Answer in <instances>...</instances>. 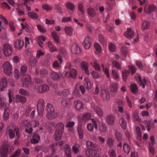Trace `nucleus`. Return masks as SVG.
<instances>
[{
    "instance_id": "obj_1",
    "label": "nucleus",
    "mask_w": 157,
    "mask_h": 157,
    "mask_svg": "<svg viewBox=\"0 0 157 157\" xmlns=\"http://www.w3.org/2000/svg\"><path fill=\"white\" fill-rule=\"evenodd\" d=\"M44 101L43 99H39L38 101L37 108L38 113L40 117H42L43 115L44 108Z\"/></svg>"
},
{
    "instance_id": "obj_2",
    "label": "nucleus",
    "mask_w": 157,
    "mask_h": 157,
    "mask_svg": "<svg viewBox=\"0 0 157 157\" xmlns=\"http://www.w3.org/2000/svg\"><path fill=\"white\" fill-rule=\"evenodd\" d=\"M8 147L6 142H4L0 148L1 157H7L8 152Z\"/></svg>"
},
{
    "instance_id": "obj_3",
    "label": "nucleus",
    "mask_w": 157,
    "mask_h": 157,
    "mask_svg": "<svg viewBox=\"0 0 157 157\" xmlns=\"http://www.w3.org/2000/svg\"><path fill=\"white\" fill-rule=\"evenodd\" d=\"M3 49L4 53L6 56H9L11 55L12 49L10 45L5 43L3 45Z\"/></svg>"
},
{
    "instance_id": "obj_4",
    "label": "nucleus",
    "mask_w": 157,
    "mask_h": 157,
    "mask_svg": "<svg viewBox=\"0 0 157 157\" xmlns=\"http://www.w3.org/2000/svg\"><path fill=\"white\" fill-rule=\"evenodd\" d=\"M3 67L5 73L10 75L11 73V66L8 62H6L3 65Z\"/></svg>"
},
{
    "instance_id": "obj_5",
    "label": "nucleus",
    "mask_w": 157,
    "mask_h": 157,
    "mask_svg": "<svg viewBox=\"0 0 157 157\" xmlns=\"http://www.w3.org/2000/svg\"><path fill=\"white\" fill-rule=\"evenodd\" d=\"M22 85L25 87H28L31 83V78L28 75L24 76L22 78Z\"/></svg>"
},
{
    "instance_id": "obj_6",
    "label": "nucleus",
    "mask_w": 157,
    "mask_h": 157,
    "mask_svg": "<svg viewBox=\"0 0 157 157\" xmlns=\"http://www.w3.org/2000/svg\"><path fill=\"white\" fill-rule=\"evenodd\" d=\"M87 148L90 149H97L98 151H101V149L98 145L94 144L91 141L88 140L86 142Z\"/></svg>"
},
{
    "instance_id": "obj_7",
    "label": "nucleus",
    "mask_w": 157,
    "mask_h": 157,
    "mask_svg": "<svg viewBox=\"0 0 157 157\" xmlns=\"http://www.w3.org/2000/svg\"><path fill=\"white\" fill-rule=\"evenodd\" d=\"M80 65L81 68L84 71L85 73L88 75H90L88 63L85 61H82Z\"/></svg>"
},
{
    "instance_id": "obj_8",
    "label": "nucleus",
    "mask_w": 157,
    "mask_h": 157,
    "mask_svg": "<svg viewBox=\"0 0 157 157\" xmlns=\"http://www.w3.org/2000/svg\"><path fill=\"white\" fill-rule=\"evenodd\" d=\"M77 75V72L76 70L73 69L69 73L68 72L65 73V76L67 78L71 77L73 79H75Z\"/></svg>"
},
{
    "instance_id": "obj_9",
    "label": "nucleus",
    "mask_w": 157,
    "mask_h": 157,
    "mask_svg": "<svg viewBox=\"0 0 157 157\" xmlns=\"http://www.w3.org/2000/svg\"><path fill=\"white\" fill-rule=\"evenodd\" d=\"M71 51L72 53L75 54H79L81 52L80 48L77 44H72L71 47Z\"/></svg>"
},
{
    "instance_id": "obj_10",
    "label": "nucleus",
    "mask_w": 157,
    "mask_h": 157,
    "mask_svg": "<svg viewBox=\"0 0 157 157\" xmlns=\"http://www.w3.org/2000/svg\"><path fill=\"white\" fill-rule=\"evenodd\" d=\"M124 35L126 37L131 39L134 36V32L131 28H128L127 31L124 33Z\"/></svg>"
},
{
    "instance_id": "obj_11",
    "label": "nucleus",
    "mask_w": 157,
    "mask_h": 157,
    "mask_svg": "<svg viewBox=\"0 0 157 157\" xmlns=\"http://www.w3.org/2000/svg\"><path fill=\"white\" fill-rule=\"evenodd\" d=\"M82 44L85 48L88 49L91 46V39L89 36H86L85 39Z\"/></svg>"
},
{
    "instance_id": "obj_12",
    "label": "nucleus",
    "mask_w": 157,
    "mask_h": 157,
    "mask_svg": "<svg viewBox=\"0 0 157 157\" xmlns=\"http://www.w3.org/2000/svg\"><path fill=\"white\" fill-rule=\"evenodd\" d=\"M7 84V81L6 78L5 77H3L1 80L0 82V90L1 91L3 90L6 86Z\"/></svg>"
},
{
    "instance_id": "obj_13",
    "label": "nucleus",
    "mask_w": 157,
    "mask_h": 157,
    "mask_svg": "<svg viewBox=\"0 0 157 157\" xmlns=\"http://www.w3.org/2000/svg\"><path fill=\"white\" fill-rule=\"evenodd\" d=\"M97 149H87L86 151V154L88 157L94 156L97 154Z\"/></svg>"
},
{
    "instance_id": "obj_14",
    "label": "nucleus",
    "mask_w": 157,
    "mask_h": 157,
    "mask_svg": "<svg viewBox=\"0 0 157 157\" xmlns=\"http://www.w3.org/2000/svg\"><path fill=\"white\" fill-rule=\"evenodd\" d=\"M101 95L103 99L105 101L108 100L109 98V95L108 91L105 89L101 90Z\"/></svg>"
},
{
    "instance_id": "obj_15",
    "label": "nucleus",
    "mask_w": 157,
    "mask_h": 157,
    "mask_svg": "<svg viewBox=\"0 0 157 157\" xmlns=\"http://www.w3.org/2000/svg\"><path fill=\"white\" fill-rule=\"evenodd\" d=\"M49 87L46 84H43L40 86L38 88V90L39 93H43L45 91L49 90Z\"/></svg>"
},
{
    "instance_id": "obj_16",
    "label": "nucleus",
    "mask_w": 157,
    "mask_h": 157,
    "mask_svg": "<svg viewBox=\"0 0 157 157\" xmlns=\"http://www.w3.org/2000/svg\"><path fill=\"white\" fill-rule=\"evenodd\" d=\"M46 116L48 119L51 120L56 118L57 117V115L55 113V111H53L47 112Z\"/></svg>"
},
{
    "instance_id": "obj_17",
    "label": "nucleus",
    "mask_w": 157,
    "mask_h": 157,
    "mask_svg": "<svg viewBox=\"0 0 157 157\" xmlns=\"http://www.w3.org/2000/svg\"><path fill=\"white\" fill-rule=\"evenodd\" d=\"M46 39V38L44 36H38L37 41L40 46L43 47L44 46V44L41 40H42L43 41H44Z\"/></svg>"
},
{
    "instance_id": "obj_18",
    "label": "nucleus",
    "mask_w": 157,
    "mask_h": 157,
    "mask_svg": "<svg viewBox=\"0 0 157 157\" xmlns=\"http://www.w3.org/2000/svg\"><path fill=\"white\" fill-rule=\"evenodd\" d=\"M23 41L20 39L16 40L14 44L15 47L19 49L21 48L23 46Z\"/></svg>"
},
{
    "instance_id": "obj_19",
    "label": "nucleus",
    "mask_w": 157,
    "mask_h": 157,
    "mask_svg": "<svg viewBox=\"0 0 157 157\" xmlns=\"http://www.w3.org/2000/svg\"><path fill=\"white\" fill-rule=\"evenodd\" d=\"M63 132L56 131L54 135V138L56 141H59L61 140Z\"/></svg>"
},
{
    "instance_id": "obj_20",
    "label": "nucleus",
    "mask_w": 157,
    "mask_h": 157,
    "mask_svg": "<svg viewBox=\"0 0 157 157\" xmlns=\"http://www.w3.org/2000/svg\"><path fill=\"white\" fill-rule=\"evenodd\" d=\"M76 108L78 111L80 110L83 108V104L82 102L80 101H76L74 102Z\"/></svg>"
},
{
    "instance_id": "obj_21",
    "label": "nucleus",
    "mask_w": 157,
    "mask_h": 157,
    "mask_svg": "<svg viewBox=\"0 0 157 157\" xmlns=\"http://www.w3.org/2000/svg\"><path fill=\"white\" fill-rule=\"evenodd\" d=\"M40 138V136L38 134H35L33 136V138L30 141L32 144H36L38 143Z\"/></svg>"
},
{
    "instance_id": "obj_22",
    "label": "nucleus",
    "mask_w": 157,
    "mask_h": 157,
    "mask_svg": "<svg viewBox=\"0 0 157 157\" xmlns=\"http://www.w3.org/2000/svg\"><path fill=\"white\" fill-rule=\"evenodd\" d=\"M16 102H21L22 104L25 103L26 101V98L21 95H18L16 97Z\"/></svg>"
},
{
    "instance_id": "obj_23",
    "label": "nucleus",
    "mask_w": 157,
    "mask_h": 157,
    "mask_svg": "<svg viewBox=\"0 0 157 157\" xmlns=\"http://www.w3.org/2000/svg\"><path fill=\"white\" fill-rule=\"evenodd\" d=\"M106 120L108 123L110 125H113L115 121L114 116L112 115H109L107 116Z\"/></svg>"
},
{
    "instance_id": "obj_24",
    "label": "nucleus",
    "mask_w": 157,
    "mask_h": 157,
    "mask_svg": "<svg viewBox=\"0 0 157 157\" xmlns=\"http://www.w3.org/2000/svg\"><path fill=\"white\" fill-rule=\"evenodd\" d=\"M88 14L91 17L95 16L96 13L95 10L93 8L90 7L87 9Z\"/></svg>"
},
{
    "instance_id": "obj_25",
    "label": "nucleus",
    "mask_w": 157,
    "mask_h": 157,
    "mask_svg": "<svg viewBox=\"0 0 157 157\" xmlns=\"http://www.w3.org/2000/svg\"><path fill=\"white\" fill-rule=\"evenodd\" d=\"M77 131L80 138L82 139L83 138V134L82 130V126L81 124L78 125L77 128Z\"/></svg>"
},
{
    "instance_id": "obj_26",
    "label": "nucleus",
    "mask_w": 157,
    "mask_h": 157,
    "mask_svg": "<svg viewBox=\"0 0 157 157\" xmlns=\"http://www.w3.org/2000/svg\"><path fill=\"white\" fill-rule=\"evenodd\" d=\"M118 86L116 83H113L110 86V89L111 92H117Z\"/></svg>"
},
{
    "instance_id": "obj_27",
    "label": "nucleus",
    "mask_w": 157,
    "mask_h": 157,
    "mask_svg": "<svg viewBox=\"0 0 157 157\" xmlns=\"http://www.w3.org/2000/svg\"><path fill=\"white\" fill-rule=\"evenodd\" d=\"M129 73V71L126 70H124L122 71V78L124 82H126V81Z\"/></svg>"
},
{
    "instance_id": "obj_28",
    "label": "nucleus",
    "mask_w": 157,
    "mask_h": 157,
    "mask_svg": "<svg viewBox=\"0 0 157 157\" xmlns=\"http://www.w3.org/2000/svg\"><path fill=\"white\" fill-rule=\"evenodd\" d=\"M85 81L86 83V89L89 90L92 87V84L90 80L88 78H86L85 79Z\"/></svg>"
},
{
    "instance_id": "obj_29",
    "label": "nucleus",
    "mask_w": 157,
    "mask_h": 157,
    "mask_svg": "<svg viewBox=\"0 0 157 157\" xmlns=\"http://www.w3.org/2000/svg\"><path fill=\"white\" fill-rule=\"evenodd\" d=\"M150 26V22L147 21H144L142 26V29L144 30L149 29Z\"/></svg>"
},
{
    "instance_id": "obj_30",
    "label": "nucleus",
    "mask_w": 157,
    "mask_h": 157,
    "mask_svg": "<svg viewBox=\"0 0 157 157\" xmlns=\"http://www.w3.org/2000/svg\"><path fill=\"white\" fill-rule=\"evenodd\" d=\"M45 109L47 112L55 111V109L52 105L50 103H48L47 104Z\"/></svg>"
},
{
    "instance_id": "obj_31",
    "label": "nucleus",
    "mask_w": 157,
    "mask_h": 157,
    "mask_svg": "<svg viewBox=\"0 0 157 157\" xmlns=\"http://www.w3.org/2000/svg\"><path fill=\"white\" fill-rule=\"evenodd\" d=\"M66 33L68 35L71 36L72 34L73 29L71 27H66L64 29Z\"/></svg>"
},
{
    "instance_id": "obj_32",
    "label": "nucleus",
    "mask_w": 157,
    "mask_h": 157,
    "mask_svg": "<svg viewBox=\"0 0 157 157\" xmlns=\"http://www.w3.org/2000/svg\"><path fill=\"white\" fill-rule=\"evenodd\" d=\"M4 113L3 115L4 120H7L9 118L10 115V110L8 108H5Z\"/></svg>"
},
{
    "instance_id": "obj_33",
    "label": "nucleus",
    "mask_w": 157,
    "mask_h": 157,
    "mask_svg": "<svg viewBox=\"0 0 157 157\" xmlns=\"http://www.w3.org/2000/svg\"><path fill=\"white\" fill-rule=\"evenodd\" d=\"M64 125L62 123H59L57 125L56 131H63Z\"/></svg>"
},
{
    "instance_id": "obj_34",
    "label": "nucleus",
    "mask_w": 157,
    "mask_h": 157,
    "mask_svg": "<svg viewBox=\"0 0 157 157\" xmlns=\"http://www.w3.org/2000/svg\"><path fill=\"white\" fill-rule=\"evenodd\" d=\"M28 15L31 19H37L38 17L37 14L33 12H29L28 13Z\"/></svg>"
},
{
    "instance_id": "obj_35",
    "label": "nucleus",
    "mask_w": 157,
    "mask_h": 157,
    "mask_svg": "<svg viewBox=\"0 0 157 157\" xmlns=\"http://www.w3.org/2000/svg\"><path fill=\"white\" fill-rule=\"evenodd\" d=\"M113 66L117 69L121 70V65L117 61L113 60L112 62Z\"/></svg>"
},
{
    "instance_id": "obj_36",
    "label": "nucleus",
    "mask_w": 157,
    "mask_h": 157,
    "mask_svg": "<svg viewBox=\"0 0 157 157\" xmlns=\"http://www.w3.org/2000/svg\"><path fill=\"white\" fill-rule=\"evenodd\" d=\"M135 128L136 134L138 135L137 138L138 139L140 140L142 136L141 132L140 130V128L138 126H136Z\"/></svg>"
},
{
    "instance_id": "obj_37",
    "label": "nucleus",
    "mask_w": 157,
    "mask_h": 157,
    "mask_svg": "<svg viewBox=\"0 0 157 157\" xmlns=\"http://www.w3.org/2000/svg\"><path fill=\"white\" fill-rule=\"evenodd\" d=\"M98 39L100 42L101 44H102L104 45H106V41L102 35L101 34L99 35Z\"/></svg>"
},
{
    "instance_id": "obj_38",
    "label": "nucleus",
    "mask_w": 157,
    "mask_h": 157,
    "mask_svg": "<svg viewBox=\"0 0 157 157\" xmlns=\"http://www.w3.org/2000/svg\"><path fill=\"white\" fill-rule=\"evenodd\" d=\"M51 75L52 78L54 80H58L60 79V77L57 73L53 72L52 73Z\"/></svg>"
},
{
    "instance_id": "obj_39",
    "label": "nucleus",
    "mask_w": 157,
    "mask_h": 157,
    "mask_svg": "<svg viewBox=\"0 0 157 157\" xmlns=\"http://www.w3.org/2000/svg\"><path fill=\"white\" fill-rule=\"evenodd\" d=\"M37 60L35 58H32L29 60V64L30 66L33 67H36V66Z\"/></svg>"
},
{
    "instance_id": "obj_40",
    "label": "nucleus",
    "mask_w": 157,
    "mask_h": 157,
    "mask_svg": "<svg viewBox=\"0 0 157 157\" xmlns=\"http://www.w3.org/2000/svg\"><path fill=\"white\" fill-rule=\"evenodd\" d=\"M69 91L68 90L65 89L62 92H56V94L60 95H63V96H67L69 94Z\"/></svg>"
},
{
    "instance_id": "obj_41",
    "label": "nucleus",
    "mask_w": 157,
    "mask_h": 157,
    "mask_svg": "<svg viewBox=\"0 0 157 157\" xmlns=\"http://www.w3.org/2000/svg\"><path fill=\"white\" fill-rule=\"evenodd\" d=\"M120 121L121 122V124L122 128L124 130L126 128L127 124L124 119L123 117L121 118L120 119Z\"/></svg>"
},
{
    "instance_id": "obj_42",
    "label": "nucleus",
    "mask_w": 157,
    "mask_h": 157,
    "mask_svg": "<svg viewBox=\"0 0 157 157\" xmlns=\"http://www.w3.org/2000/svg\"><path fill=\"white\" fill-rule=\"evenodd\" d=\"M27 70V67L25 65L22 66L21 68L20 75H23L25 74Z\"/></svg>"
},
{
    "instance_id": "obj_43",
    "label": "nucleus",
    "mask_w": 157,
    "mask_h": 157,
    "mask_svg": "<svg viewBox=\"0 0 157 157\" xmlns=\"http://www.w3.org/2000/svg\"><path fill=\"white\" fill-rule=\"evenodd\" d=\"M19 92L21 94L26 96H29L30 95L28 90L23 89H20L19 90Z\"/></svg>"
},
{
    "instance_id": "obj_44",
    "label": "nucleus",
    "mask_w": 157,
    "mask_h": 157,
    "mask_svg": "<svg viewBox=\"0 0 157 157\" xmlns=\"http://www.w3.org/2000/svg\"><path fill=\"white\" fill-rule=\"evenodd\" d=\"M61 103L65 107H67L69 106L70 104V102L68 101L65 98H63L62 99Z\"/></svg>"
},
{
    "instance_id": "obj_45",
    "label": "nucleus",
    "mask_w": 157,
    "mask_h": 157,
    "mask_svg": "<svg viewBox=\"0 0 157 157\" xmlns=\"http://www.w3.org/2000/svg\"><path fill=\"white\" fill-rule=\"evenodd\" d=\"M52 36L56 43H58L59 42V38L56 32H53L52 33Z\"/></svg>"
},
{
    "instance_id": "obj_46",
    "label": "nucleus",
    "mask_w": 157,
    "mask_h": 157,
    "mask_svg": "<svg viewBox=\"0 0 157 157\" xmlns=\"http://www.w3.org/2000/svg\"><path fill=\"white\" fill-rule=\"evenodd\" d=\"M115 137L116 139L119 142L122 140V135L117 131H115Z\"/></svg>"
},
{
    "instance_id": "obj_47",
    "label": "nucleus",
    "mask_w": 157,
    "mask_h": 157,
    "mask_svg": "<svg viewBox=\"0 0 157 157\" xmlns=\"http://www.w3.org/2000/svg\"><path fill=\"white\" fill-rule=\"evenodd\" d=\"M130 87L131 91L133 93H135L137 91V87L136 84L131 85Z\"/></svg>"
},
{
    "instance_id": "obj_48",
    "label": "nucleus",
    "mask_w": 157,
    "mask_h": 157,
    "mask_svg": "<svg viewBox=\"0 0 157 157\" xmlns=\"http://www.w3.org/2000/svg\"><path fill=\"white\" fill-rule=\"evenodd\" d=\"M140 85L142 86L144 88H145V85L146 84V80L145 78H144L143 81L142 80L141 77L140 76L138 77Z\"/></svg>"
},
{
    "instance_id": "obj_49",
    "label": "nucleus",
    "mask_w": 157,
    "mask_h": 157,
    "mask_svg": "<svg viewBox=\"0 0 157 157\" xmlns=\"http://www.w3.org/2000/svg\"><path fill=\"white\" fill-rule=\"evenodd\" d=\"M66 6L67 8L71 11L74 10L75 6L74 4L71 2H68L66 3Z\"/></svg>"
},
{
    "instance_id": "obj_50",
    "label": "nucleus",
    "mask_w": 157,
    "mask_h": 157,
    "mask_svg": "<svg viewBox=\"0 0 157 157\" xmlns=\"http://www.w3.org/2000/svg\"><path fill=\"white\" fill-rule=\"evenodd\" d=\"M124 150L125 152L128 154L130 151V148L128 145L126 143H124L123 145Z\"/></svg>"
},
{
    "instance_id": "obj_51",
    "label": "nucleus",
    "mask_w": 157,
    "mask_h": 157,
    "mask_svg": "<svg viewBox=\"0 0 157 157\" xmlns=\"http://www.w3.org/2000/svg\"><path fill=\"white\" fill-rule=\"evenodd\" d=\"M151 122L150 121H144L146 126L147 128V130L149 132L151 128Z\"/></svg>"
},
{
    "instance_id": "obj_52",
    "label": "nucleus",
    "mask_w": 157,
    "mask_h": 157,
    "mask_svg": "<svg viewBox=\"0 0 157 157\" xmlns=\"http://www.w3.org/2000/svg\"><path fill=\"white\" fill-rule=\"evenodd\" d=\"M48 44L50 51L51 52H53L57 50L56 48L53 46L52 43L50 41H48Z\"/></svg>"
},
{
    "instance_id": "obj_53",
    "label": "nucleus",
    "mask_w": 157,
    "mask_h": 157,
    "mask_svg": "<svg viewBox=\"0 0 157 157\" xmlns=\"http://www.w3.org/2000/svg\"><path fill=\"white\" fill-rule=\"evenodd\" d=\"M6 105L5 103L4 99L0 97V107L2 108L6 107Z\"/></svg>"
},
{
    "instance_id": "obj_54",
    "label": "nucleus",
    "mask_w": 157,
    "mask_h": 157,
    "mask_svg": "<svg viewBox=\"0 0 157 157\" xmlns=\"http://www.w3.org/2000/svg\"><path fill=\"white\" fill-rule=\"evenodd\" d=\"M157 8L153 5H150L149 7L148 13L150 14L151 13L154 11L156 10Z\"/></svg>"
},
{
    "instance_id": "obj_55",
    "label": "nucleus",
    "mask_w": 157,
    "mask_h": 157,
    "mask_svg": "<svg viewBox=\"0 0 157 157\" xmlns=\"http://www.w3.org/2000/svg\"><path fill=\"white\" fill-rule=\"evenodd\" d=\"M109 153L110 157H116V151L114 150L113 149L110 150Z\"/></svg>"
},
{
    "instance_id": "obj_56",
    "label": "nucleus",
    "mask_w": 157,
    "mask_h": 157,
    "mask_svg": "<svg viewBox=\"0 0 157 157\" xmlns=\"http://www.w3.org/2000/svg\"><path fill=\"white\" fill-rule=\"evenodd\" d=\"M40 73L42 76L45 77L48 74V71L45 69H42L40 70Z\"/></svg>"
},
{
    "instance_id": "obj_57",
    "label": "nucleus",
    "mask_w": 157,
    "mask_h": 157,
    "mask_svg": "<svg viewBox=\"0 0 157 157\" xmlns=\"http://www.w3.org/2000/svg\"><path fill=\"white\" fill-rule=\"evenodd\" d=\"M38 30L41 33H46V31L45 29L43 28L42 26L40 25H37Z\"/></svg>"
},
{
    "instance_id": "obj_58",
    "label": "nucleus",
    "mask_w": 157,
    "mask_h": 157,
    "mask_svg": "<svg viewBox=\"0 0 157 157\" xmlns=\"http://www.w3.org/2000/svg\"><path fill=\"white\" fill-rule=\"evenodd\" d=\"M129 71L132 73V75L134 74L136 72V68L135 67L133 66H128Z\"/></svg>"
},
{
    "instance_id": "obj_59",
    "label": "nucleus",
    "mask_w": 157,
    "mask_h": 157,
    "mask_svg": "<svg viewBox=\"0 0 157 157\" xmlns=\"http://www.w3.org/2000/svg\"><path fill=\"white\" fill-rule=\"evenodd\" d=\"M24 29L25 30L26 32L28 33H31L32 31L31 27L26 23H25V27Z\"/></svg>"
},
{
    "instance_id": "obj_60",
    "label": "nucleus",
    "mask_w": 157,
    "mask_h": 157,
    "mask_svg": "<svg viewBox=\"0 0 157 157\" xmlns=\"http://www.w3.org/2000/svg\"><path fill=\"white\" fill-rule=\"evenodd\" d=\"M100 131L102 132H105L107 130L106 126L105 124H101L99 126Z\"/></svg>"
},
{
    "instance_id": "obj_61",
    "label": "nucleus",
    "mask_w": 157,
    "mask_h": 157,
    "mask_svg": "<svg viewBox=\"0 0 157 157\" xmlns=\"http://www.w3.org/2000/svg\"><path fill=\"white\" fill-rule=\"evenodd\" d=\"M107 144L109 147H112L113 145L114 141L113 139L111 138H108L107 140Z\"/></svg>"
},
{
    "instance_id": "obj_62",
    "label": "nucleus",
    "mask_w": 157,
    "mask_h": 157,
    "mask_svg": "<svg viewBox=\"0 0 157 157\" xmlns=\"http://www.w3.org/2000/svg\"><path fill=\"white\" fill-rule=\"evenodd\" d=\"M78 144H75L72 147V150L75 153L77 154L79 152V149L78 148Z\"/></svg>"
},
{
    "instance_id": "obj_63",
    "label": "nucleus",
    "mask_w": 157,
    "mask_h": 157,
    "mask_svg": "<svg viewBox=\"0 0 157 157\" xmlns=\"http://www.w3.org/2000/svg\"><path fill=\"white\" fill-rule=\"evenodd\" d=\"M90 114L86 113L82 117L83 120L87 121L90 118Z\"/></svg>"
},
{
    "instance_id": "obj_64",
    "label": "nucleus",
    "mask_w": 157,
    "mask_h": 157,
    "mask_svg": "<svg viewBox=\"0 0 157 157\" xmlns=\"http://www.w3.org/2000/svg\"><path fill=\"white\" fill-rule=\"evenodd\" d=\"M8 133L10 138H13L15 136V133L13 130L11 129H9L8 131Z\"/></svg>"
}]
</instances>
